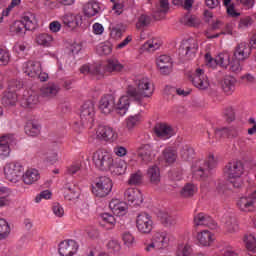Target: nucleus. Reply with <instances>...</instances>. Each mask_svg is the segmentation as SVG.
<instances>
[{
  "instance_id": "f704fd0d",
  "label": "nucleus",
  "mask_w": 256,
  "mask_h": 256,
  "mask_svg": "<svg viewBox=\"0 0 256 256\" xmlns=\"http://www.w3.org/2000/svg\"><path fill=\"white\" fill-rule=\"evenodd\" d=\"M65 198L69 201H73L75 199H79V188L73 184H65Z\"/></svg>"
},
{
  "instance_id": "69168bd1",
  "label": "nucleus",
  "mask_w": 256,
  "mask_h": 256,
  "mask_svg": "<svg viewBox=\"0 0 256 256\" xmlns=\"http://www.w3.org/2000/svg\"><path fill=\"white\" fill-rule=\"evenodd\" d=\"M52 210L56 217H63V215H65V210H63V207L60 206L59 203H54L52 206Z\"/></svg>"
},
{
  "instance_id": "4be33fe9",
  "label": "nucleus",
  "mask_w": 256,
  "mask_h": 256,
  "mask_svg": "<svg viewBox=\"0 0 256 256\" xmlns=\"http://www.w3.org/2000/svg\"><path fill=\"white\" fill-rule=\"evenodd\" d=\"M129 97L131 96H129L128 94L127 96H121L118 102L114 104V109L116 113H118V115H120L121 117H123V115H126L127 111H129V107L131 105V100H129Z\"/></svg>"
},
{
  "instance_id": "5fc2aeb1",
  "label": "nucleus",
  "mask_w": 256,
  "mask_h": 256,
  "mask_svg": "<svg viewBox=\"0 0 256 256\" xmlns=\"http://www.w3.org/2000/svg\"><path fill=\"white\" fill-rule=\"evenodd\" d=\"M229 69L231 73H241L242 67H241V60H238L237 58H233L232 61L229 63Z\"/></svg>"
},
{
  "instance_id": "2eb2a0df",
  "label": "nucleus",
  "mask_w": 256,
  "mask_h": 256,
  "mask_svg": "<svg viewBox=\"0 0 256 256\" xmlns=\"http://www.w3.org/2000/svg\"><path fill=\"white\" fill-rule=\"evenodd\" d=\"M195 227H208L209 229H217V223L211 216L201 212L194 216Z\"/></svg>"
},
{
  "instance_id": "ea45409f",
  "label": "nucleus",
  "mask_w": 256,
  "mask_h": 256,
  "mask_svg": "<svg viewBox=\"0 0 256 256\" xmlns=\"http://www.w3.org/2000/svg\"><path fill=\"white\" fill-rule=\"evenodd\" d=\"M180 156L183 161H191L195 157V149L189 145H185L180 151Z\"/></svg>"
},
{
  "instance_id": "3c124183",
  "label": "nucleus",
  "mask_w": 256,
  "mask_h": 256,
  "mask_svg": "<svg viewBox=\"0 0 256 256\" xmlns=\"http://www.w3.org/2000/svg\"><path fill=\"white\" fill-rule=\"evenodd\" d=\"M122 241L126 247H133L135 245V236L131 232L127 231L122 234Z\"/></svg>"
},
{
  "instance_id": "bf43d9fd",
  "label": "nucleus",
  "mask_w": 256,
  "mask_h": 256,
  "mask_svg": "<svg viewBox=\"0 0 256 256\" xmlns=\"http://www.w3.org/2000/svg\"><path fill=\"white\" fill-rule=\"evenodd\" d=\"M90 75H95L96 77H103L104 72L101 64L90 66Z\"/></svg>"
},
{
  "instance_id": "412c9836",
  "label": "nucleus",
  "mask_w": 256,
  "mask_h": 256,
  "mask_svg": "<svg viewBox=\"0 0 256 256\" xmlns=\"http://www.w3.org/2000/svg\"><path fill=\"white\" fill-rule=\"evenodd\" d=\"M13 139V135H4L0 137V159L9 157V153H11V148H9V146L13 143Z\"/></svg>"
},
{
  "instance_id": "a211bd4d",
  "label": "nucleus",
  "mask_w": 256,
  "mask_h": 256,
  "mask_svg": "<svg viewBox=\"0 0 256 256\" xmlns=\"http://www.w3.org/2000/svg\"><path fill=\"white\" fill-rule=\"evenodd\" d=\"M62 22L68 29H76L79 25H83V16L68 13L62 17Z\"/></svg>"
},
{
  "instance_id": "423d86ee",
  "label": "nucleus",
  "mask_w": 256,
  "mask_h": 256,
  "mask_svg": "<svg viewBox=\"0 0 256 256\" xmlns=\"http://www.w3.org/2000/svg\"><path fill=\"white\" fill-rule=\"evenodd\" d=\"M25 169L17 162H11L4 167V175L10 183H17L23 177Z\"/></svg>"
},
{
  "instance_id": "7ed1b4c3",
  "label": "nucleus",
  "mask_w": 256,
  "mask_h": 256,
  "mask_svg": "<svg viewBox=\"0 0 256 256\" xmlns=\"http://www.w3.org/2000/svg\"><path fill=\"white\" fill-rule=\"evenodd\" d=\"M217 161H215V156L210 154L206 161L199 160L196 162V166L193 167V177L195 179H207L209 177V171L215 169Z\"/></svg>"
},
{
  "instance_id": "6e6d98bb",
  "label": "nucleus",
  "mask_w": 256,
  "mask_h": 256,
  "mask_svg": "<svg viewBox=\"0 0 256 256\" xmlns=\"http://www.w3.org/2000/svg\"><path fill=\"white\" fill-rule=\"evenodd\" d=\"M255 21L251 16H245L244 18H241L238 24L239 29H248V27H251Z\"/></svg>"
},
{
  "instance_id": "f03ea898",
  "label": "nucleus",
  "mask_w": 256,
  "mask_h": 256,
  "mask_svg": "<svg viewBox=\"0 0 256 256\" xmlns=\"http://www.w3.org/2000/svg\"><path fill=\"white\" fill-rule=\"evenodd\" d=\"M113 191V180L108 176L96 177L92 184V193L95 197L103 199Z\"/></svg>"
},
{
  "instance_id": "c03bdc74",
  "label": "nucleus",
  "mask_w": 256,
  "mask_h": 256,
  "mask_svg": "<svg viewBox=\"0 0 256 256\" xmlns=\"http://www.w3.org/2000/svg\"><path fill=\"white\" fill-rule=\"evenodd\" d=\"M160 221L164 227H172L176 223L175 218L167 212H160Z\"/></svg>"
},
{
  "instance_id": "58836bf2",
  "label": "nucleus",
  "mask_w": 256,
  "mask_h": 256,
  "mask_svg": "<svg viewBox=\"0 0 256 256\" xmlns=\"http://www.w3.org/2000/svg\"><path fill=\"white\" fill-rule=\"evenodd\" d=\"M26 31L27 28L25 27V24L22 22V20H16L10 26V33H15V35H25Z\"/></svg>"
},
{
  "instance_id": "72a5a7b5",
  "label": "nucleus",
  "mask_w": 256,
  "mask_h": 256,
  "mask_svg": "<svg viewBox=\"0 0 256 256\" xmlns=\"http://www.w3.org/2000/svg\"><path fill=\"white\" fill-rule=\"evenodd\" d=\"M24 131L28 137H37L41 133V127L33 121H28L24 127Z\"/></svg>"
},
{
  "instance_id": "7c9ffc66",
  "label": "nucleus",
  "mask_w": 256,
  "mask_h": 256,
  "mask_svg": "<svg viewBox=\"0 0 256 256\" xmlns=\"http://www.w3.org/2000/svg\"><path fill=\"white\" fill-rule=\"evenodd\" d=\"M125 69V66L117 59H108L105 66L107 73H121Z\"/></svg>"
},
{
  "instance_id": "cd10ccee",
  "label": "nucleus",
  "mask_w": 256,
  "mask_h": 256,
  "mask_svg": "<svg viewBox=\"0 0 256 256\" xmlns=\"http://www.w3.org/2000/svg\"><path fill=\"white\" fill-rule=\"evenodd\" d=\"M59 91H60V88L55 83H49L40 89L41 96L46 97L48 99H53V97H56Z\"/></svg>"
},
{
  "instance_id": "49530a36",
  "label": "nucleus",
  "mask_w": 256,
  "mask_h": 256,
  "mask_svg": "<svg viewBox=\"0 0 256 256\" xmlns=\"http://www.w3.org/2000/svg\"><path fill=\"white\" fill-rule=\"evenodd\" d=\"M176 256H193V248L187 244H179Z\"/></svg>"
},
{
  "instance_id": "c9c22d12",
  "label": "nucleus",
  "mask_w": 256,
  "mask_h": 256,
  "mask_svg": "<svg viewBox=\"0 0 256 256\" xmlns=\"http://www.w3.org/2000/svg\"><path fill=\"white\" fill-rule=\"evenodd\" d=\"M99 3L97 2H88L84 8H83V11H84V15L86 17H95V15H97V13H99Z\"/></svg>"
},
{
  "instance_id": "4468645a",
  "label": "nucleus",
  "mask_w": 256,
  "mask_h": 256,
  "mask_svg": "<svg viewBox=\"0 0 256 256\" xmlns=\"http://www.w3.org/2000/svg\"><path fill=\"white\" fill-rule=\"evenodd\" d=\"M124 199L130 203V205H134L137 207L143 203V194L141 190L137 188H128L124 192Z\"/></svg>"
},
{
  "instance_id": "aec40b11",
  "label": "nucleus",
  "mask_w": 256,
  "mask_h": 256,
  "mask_svg": "<svg viewBox=\"0 0 256 256\" xmlns=\"http://www.w3.org/2000/svg\"><path fill=\"white\" fill-rule=\"evenodd\" d=\"M99 109L104 115H109L115 109V98L113 95H105L100 99Z\"/></svg>"
},
{
  "instance_id": "864d4df0",
  "label": "nucleus",
  "mask_w": 256,
  "mask_h": 256,
  "mask_svg": "<svg viewBox=\"0 0 256 256\" xmlns=\"http://www.w3.org/2000/svg\"><path fill=\"white\" fill-rule=\"evenodd\" d=\"M37 103H39V96L37 95H30L24 100V105L28 109H33Z\"/></svg>"
},
{
  "instance_id": "603ef678",
  "label": "nucleus",
  "mask_w": 256,
  "mask_h": 256,
  "mask_svg": "<svg viewBox=\"0 0 256 256\" xmlns=\"http://www.w3.org/2000/svg\"><path fill=\"white\" fill-rule=\"evenodd\" d=\"M244 243L248 251H255L256 249V238L253 235H248L244 237Z\"/></svg>"
},
{
  "instance_id": "20e7f679",
  "label": "nucleus",
  "mask_w": 256,
  "mask_h": 256,
  "mask_svg": "<svg viewBox=\"0 0 256 256\" xmlns=\"http://www.w3.org/2000/svg\"><path fill=\"white\" fill-rule=\"evenodd\" d=\"M92 161L98 171L107 172L113 167V156L109 152L97 150L92 156Z\"/></svg>"
},
{
  "instance_id": "f257e3e1",
  "label": "nucleus",
  "mask_w": 256,
  "mask_h": 256,
  "mask_svg": "<svg viewBox=\"0 0 256 256\" xmlns=\"http://www.w3.org/2000/svg\"><path fill=\"white\" fill-rule=\"evenodd\" d=\"M137 88L133 86H128L126 93L128 97L134 99L138 103H141L143 99L149 98L153 95V86L147 78H142L136 83Z\"/></svg>"
},
{
  "instance_id": "de8ad7c7",
  "label": "nucleus",
  "mask_w": 256,
  "mask_h": 256,
  "mask_svg": "<svg viewBox=\"0 0 256 256\" xmlns=\"http://www.w3.org/2000/svg\"><path fill=\"white\" fill-rule=\"evenodd\" d=\"M143 183V172L138 170L130 175L128 179V185H141Z\"/></svg>"
},
{
  "instance_id": "c85d7f7f",
  "label": "nucleus",
  "mask_w": 256,
  "mask_h": 256,
  "mask_svg": "<svg viewBox=\"0 0 256 256\" xmlns=\"http://www.w3.org/2000/svg\"><path fill=\"white\" fill-rule=\"evenodd\" d=\"M197 240L202 247H211L213 241H215V238H213V233L209 232L208 230H204L198 233Z\"/></svg>"
},
{
  "instance_id": "4c0bfd02",
  "label": "nucleus",
  "mask_w": 256,
  "mask_h": 256,
  "mask_svg": "<svg viewBox=\"0 0 256 256\" xmlns=\"http://www.w3.org/2000/svg\"><path fill=\"white\" fill-rule=\"evenodd\" d=\"M21 21L23 22L27 31H34V29H37V19L33 14L25 15Z\"/></svg>"
},
{
  "instance_id": "1a4fd4ad",
  "label": "nucleus",
  "mask_w": 256,
  "mask_h": 256,
  "mask_svg": "<svg viewBox=\"0 0 256 256\" xmlns=\"http://www.w3.org/2000/svg\"><path fill=\"white\" fill-rule=\"evenodd\" d=\"M245 171V167L243 166V162L241 161H232L229 162L228 165L224 168V173L228 177V179H236L241 177Z\"/></svg>"
},
{
  "instance_id": "f8f14e48",
  "label": "nucleus",
  "mask_w": 256,
  "mask_h": 256,
  "mask_svg": "<svg viewBox=\"0 0 256 256\" xmlns=\"http://www.w3.org/2000/svg\"><path fill=\"white\" fill-rule=\"evenodd\" d=\"M79 250V244L75 240H64L59 244V254L61 256H74Z\"/></svg>"
},
{
  "instance_id": "09e8293b",
  "label": "nucleus",
  "mask_w": 256,
  "mask_h": 256,
  "mask_svg": "<svg viewBox=\"0 0 256 256\" xmlns=\"http://www.w3.org/2000/svg\"><path fill=\"white\" fill-rule=\"evenodd\" d=\"M197 49H199V45L197 42L189 43L188 45H184L183 50L185 51V55L188 58L195 57V53H197Z\"/></svg>"
},
{
  "instance_id": "9d476101",
  "label": "nucleus",
  "mask_w": 256,
  "mask_h": 256,
  "mask_svg": "<svg viewBox=\"0 0 256 256\" xmlns=\"http://www.w3.org/2000/svg\"><path fill=\"white\" fill-rule=\"evenodd\" d=\"M189 79L197 89L205 90L209 88V80L205 75V70L201 68H197L195 73L189 76Z\"/></svg>"
},
{
  "instance_id": "680f3d73",
  "label": "nucleus",
  "mask_w": 256,
  "mask_h": 256,
  "mask_svg": "<svg viewBox=\"0 0 256 256\" xmlns=\"http://www.w3.org/2000/svg\"><path fill=\"white\" fill-rule=\"evenodd\" d=\"M224 117L227 123H233V121H235V110H233L231 107L226 108L224 110Z\"/></svg>"
},
{
  "instance_id": "5701e85b",
  "label": "nucleus",
  "mask_w": 256,
  "mask_h": 256,
  "mask_svg": "<svg viewBox=\"0 0 256 256\" xmlns=\"http://www.w3.org/2000/svg\"><path fill=\"white\" fill-rule=\"evenodd\" d=\"M235 85H237V79L231 75H226L221 81V86L226 95H233L235 92Z\"/></svg>"
},
{
  "instance_id": "e433bc0d",
  "label": "nucleus",
  "mask_w": 256,
  "mask_h": 256,
  "mask_svg": "<svg viewBox=\"0 0 256 256\" xmlns=\"http://www.w3.org/2000/svg\"><path fill=\"white\" fill-rule=\"evenodd\" d=\"M36 43L42 47H51L53 36L48 33H41L36 36Z\"/></svg>"
},
{
  "instance_id": "a878e982",
  "label": "nucleus",
  "mask_w": 256,
  "mask_h": 256,
  "mask_svg": "<svg viewBox=\"0 0 256 256\" xmlns=\"http://www.w3.org/2000/svg\"><path fill=\"white\" fill-rule=\"evenodd\" d=\"M146 177L151 185H159L161 183V170L157 165L151 166L147 170Z\"/></svg>"
},
{
  "instance_id": "dca6fc26",
  "label": "nucleus",
  "mask_w": 256,
  "mask_h": 256,
  "mask_svg": "<svg viewBox=\"0 0 256 256\" xmlns=\"http://www.w3.org/2000/svg\"><path fill=\"white\" fill-rule=\"evenodd\" d=\"M251 55V47L246 42H241L235 47L233 58L238 61H245Z\"/></svg>"
},
{
  "instance_id": "393cba45",
  "label": "nucleus",
  "mask_w": 256,
  "mask_h": 256,
  "mask_svg": "<svg viewBox=\"0 0 256 256\" xmlns=\"http://www.w3.org/2000/svg\"><path fill=\"white\" fill-rule=\"evenodd\" d=\"M41 69H42L41 62L29 60L26 63L24 73H26V75H28V77H32L33 79H35L37 77V75H39V73H41Z\"/></svg>"
},
{
  "instance_id": "13d9d810",
  "label": "nucleus",
  "mask_w": 256,
  "mask_h": 256,
  "mask_svg": "<svg viewBox=\"0 0 256 256\" xmlns=\"http://www.w3.org/2000/svg\"><path fill=\"white\" fill-rule=\"evenodd\" d=\"M101 219L103 221L104 224L106 225H110V227H113V225H115V223L117 222L115 220V216L111 215L109 213H103L101 214Z\"/></svg>"
},
{
  "instance_id": "c756f323",
  "label": "nucleus",
  "mask_w": 256,
  "mask_h": 256,
  "mask_svg": "<svg viewBox=\"0 0 256 256\" xmlns=\"http://www.w3.org/2000/svg\"><path fill=\"white\" fill-rule=\"evenodd\" d=\"M39 171L37 169H29L24 174H22V179L25 185H33V183L39 181Z\"/></svg>"
},
{
  "instance_id": "37998d69",
  "label": "nucleus",
  "mask_w": 256,
  "mask_h": 256,
  "mask_svg": "<svg viewBox=\"0 0 256 256\" xmlns=\"http://www.w3.org/2000/svg\"><path fill=\"white\" fill-rule=\"evenodd\" d=\"M11 233V227L7 220L0 218V240L7 239Z\"/></svg>"
},
{
  "instance_id": "bb28decb",
  "label": "nucleus",
  "mask_w": 256,
  "mask_h": 256,
  "mask_svg": "<svg viewBox=\"0 0 256 256\" xmlns=\"http://www.w3.org/2000/svg\"><path fill=\"white\" fill-rule=\"evenodd\" d=\"M109 208L113 212L114 215H117L118 217H123L125 213H127V204L124 202H120L118 199L112 200L109 203Z\"/></svg>"
},
{
  "instance_id": "4d7b16f0",
  "label": "nucleus",
  "mask_w": 256,
  "mask_h": 256,
  "mask_svg": "<svg viewBox=\"0 0 256 256\" xmlns=\"http://www.w3.org/2000/svg\"><path fill=\"white\" fill-rule=\"evenodd\" d=\"M8 89L9 91H12L13 93H15L16 91L23 89V82L20 80L12 79L8 83Z\"/></svg>"
},
{
  "instance_id": "0e129e2a",
  "label": "nucleus",
  "mask_w": 256,
  "mask_h": 256,
  "mask_svg": "<svg viewBox=\"0 0 256 256\" xmlns=\"http://www.w3.org/2000/svg\"><path fill=\"white\" fill-rule=\"evenodd\" d=\"M161 47V44L155 42V40H149L144 44V49L147 51H157Z\"/></svg>"
},
{
  "instance_id": "052dcab7",
  "label": "nucleus",
  "mask_w": 256,
  "mask_h": 256,
  "mask_svg": "<svg viewBox=\"0 0 256 256\" xmlns=\"http://www.w3.org/2000/svg\"><path fill=\"white\" fill-rule=\"evenodd\" d=\"M163 155L166 163H169V164L175 163L177 159V155H175L172 150H167V149L164 150Z\"/></svg>"
},
{
  "instance_id": "2f4dec72",
  "label": "nucleus",
  "mask_w": 256,
  "mask_h": 256,
  "mask_svg": "<svg viewBox=\"0 0 256 256\" xmlns=\"http://www.w3.org/2000/svg\"><path fill=\"white\" fill-rule=\"evenodd\" d=\"M108 171H110L112 175H125V172L127 171V163L123 160L112 162L111 169Z\"/></svg>"
},
{
  "instance_id": "79ce46f5",
  "label": "nucleus",
  "mask_w": 256,
  "mask_h": 256,
  "mask_svg": "<svg viewBox=\"0 0 256 256\" xmlns=\"http://www.w3.org/2000/svg\"><path fill=\"white\" fill-rule=\"evenodd\" d=\"M197 193V187L195 184L187 183L181 190L180 195L184 197V199H189V197H193Z\"/></svg>"
},
{
  "instance_id": "8fccbe9b",
  "label": "nucleus",
  "mask_w": 256,
  "mask_h": 256,
  "mask_svg": "<svg viewBox=\"0 0 256 256\" xmlns=\"http://www.w3.org/2000/svg\"><path fill=\"white\" fill-rule=\"evenodd\" d=\"M141 123V115L140 114H136L134 116H129L126 119V127L128 129H133L134 127H137V125H139Z\"/></svg>"
},
{
  "instance_id": "338daca9",
  "label": "nucleus",
  "mask_w": 256,
  "mask_h": 256,
  "mask_svg": "<svg viewBox=\"0 0 256 256\" xmlns=\"http://www.w3.org/2000/svg\"><path fill=\"white\" fill-rule=\"evenodd\" d=\"M216 137H226L229 139V127L217 128L215 130Z\"/></svg>"
},
{
  "instance_id": "9b49d317",
  "label": "nucleus",
  "mask_w": 256,
  "mask_h": 256,
  "mask_svg": "<svg viewBox=\"0 0 256 256\" xmlns=\"http://www.w3.org/2000/svg\"><path fill=\"white\" fill-rule=\"evenodd\" d=\"M156 65L161 75L167 76L173 73V61L171 60V56L160 55L156 58Z\"/></svg>"
},
{
  "instance_id": "a18cd8bd",
  "label": "nucleus",
  "mask_w": 256,
  "mask_h": 256,
  "mask_svg": "<svg viewBox=\"0 0 256 256\" xmlns=\"http://www.w3.org/2000/svg\"><path fill=\"white\" fill-rule=\"evenodd\" d=\"M151 25V16L147 14H141L136 23V29H145Z\"/></svg>"
},
{
  "instance_id": "0eeeda50",
  "label": "nucleus",
  "mask_w": 256,
  "mask_h": 256,
  "mask_svg": "<svg viewBox=\"0 0 256 256\" xmlns=\"http://www.w3.org/2000/svg\"><path fill=\"white\" fill-rule=\"evenodd\" d=\"M95 105L91 101L85 102L80 110V123L82 127L89 125L95 121Z\"/></svg>"
},
{
  "instance_id": "a19ab883",
  "label": "nucleus",
  "mask_w": 256,
  "mask_h": 256,
  "mask_svg": "<svg viewBox=\"0 0 256 256\" xmlns=\"http://www.w3.org/2000/svg\"><path fill=\"white\" fill-rule=\"evenodd\" d=\"M253 200L252 198L248 197H241L237 202V207L240 211H251V207H253Z\"/></svg>"
},
{
  "instance_id": "ddd939ff",
  "label": "nucleus",
  "mask_w": 256,
  "mask_h": 256,
  "mask_svg": "<svg viewBox=\"0 0 256 256\" xmlns=\"http://www.w3.org/2000/svg\"><path fill=\"white\" fill-rule=\"evenodd\" d=\"M169 13V0H158L152 8V17L155 21H161Z\"/></svg>"
},
{
  "instance_id": "6ab92c4d",
  "label": "nucleus",
  "mask_w": 256,
  "mask_h": 256,
  "mask_svg": "<svg viewBox=\"0 0 256 256\" xmlns=\"http://www.w3.org/2000/svg\"><path fill=\"white\" fill-rule=\"evenodd\" d=\"M138 157L141 158L143 163H151L155 159V154H153V147L150 144H142L138 148Z\"/></svg>"
},
{
  "instance_id": "473e14b6",
  "label": "nucleus",
  "mask_w": 256,
  "mask_h": 256,
  "mask_svg": "<svg viewBox=\"0 0 256 256\" xmlns=\"http://www.w3.org/2000/svg\"><path fill=\"white\" fill-rule=\"evenodd\" d=\"M17 103V93L11 90L4 92L2 97V105L4 107H13Z\"/></svg>"
},
{
  "instance_id": "774afa93",
  "label": "nucleus",
  "mask_w": 256,
  "mask_h": 256,
  "mask_svg": "<svg viewBox=\"0 0 256 256\" xmlns=\"http://www.w3.org/2000/svg\"><path fill=\"white\" fill-rule=\"evenodd\" d=\"M224 7H226V11L229 17H239L241 15V13L235 10V4H228V6H224Z\"/></svg>"
},
{
  "instance_id": "b1692460",
  "label": "nucleus",
  "mask_w": 256,
  "mask_h": 256,
  "mask_svg": "<svg viewBox=\"0 0 256 256\" xmlns=\"http://www.w3.org/2000/svg\"><path fill=\"white\" fill-rule=\"evenodd\" d=\"M154 132L160 139H169L170 137H173V128L167 124H156Z\"/></svg>"
},
{
  "instance_id": "39448f33",
  "label": "nucleus",
  "mask_w": 256,
  "mask_h": 256,
  "mask_svg": "<svg viewBox=\"0 0 256 256\" xmlns=\"http://www.w3.org/2000/svg\"><path fill=\"white\" fill-rule=\"evenodd\" d=\"M169 247V238L164 232H156L152 236L151 243L146 245L144 251L150 253V251H163Z\"/></svg>"
},
{
  "instance_id": "f3484780",
  "label": "nucleus",
  "mask_w": 256,
  "mask_h": 256,
  "mask_svg": "<svg viewBox=\"0 0 256 256\" xmlns=\"http://www.w3.org/2000/svg\"><path fill=\"white\" fill-rule=\"evenodd\" d=\"M96 133L101 141H115L117 139V133L110 126L100 125Z\"/></svg>"
},
{
  "instance_id": "6e6552de",
  "label": "nucleus",
  "mask_w": 256,
  "mask_h": 256,
  "mask_svg": "<svg viewBox=\"0 0 256 256\" xmlns=\"http://www.w3.org/2000/svg\"><path fill=\"white\" fill-rule=\"evenodd\" d=\"M136 227L139 233L149 235V233L153 231V220L151 219V215L145 212L138 214L136 217Z\"/></svg>"
},
{
  "instance_id": "e2e57ef3",
  "label": "nucleus",
  "mask_w": 256,
  "mask_h": 256,
  "mask_svg": "<svg viewBox=\"0 0 256 256\" xmlns=\"http://www.w3.org/2000/svg\"><path fill=\"white\" fill-rule=\"evenodd\" d=\"M185 25L187 27H199L201 25V20L197 16H190L187 18Z\"/></svg>"
}]
</instances>
